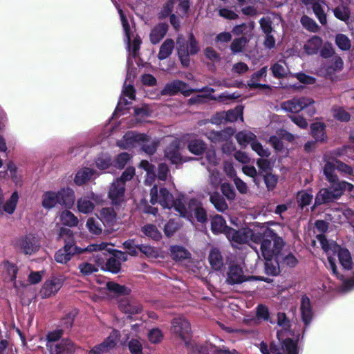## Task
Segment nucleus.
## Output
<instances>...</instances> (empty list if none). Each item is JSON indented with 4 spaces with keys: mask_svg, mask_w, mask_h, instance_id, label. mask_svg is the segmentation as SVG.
Masks as SVG:
<instances>
[{
    "mask_svg": "<svg viewBox=\"0 0 354 354\" xmlns=\"http://www.w3.org/2000/svg\"><path fill=\"white\" fill-rule=\"evenodd\" d=\"M270 70L272 72V75L274 78L277 79H282L286 77L288 73V67H285L279 62L274 63L271 67Z\"/></svg>",
    "mask_w": 354,
    "mask_h": 354,
    "instance_id": "53",
    "label": "nucleus"
},
{
    "mask_svg": "<svg viewBox=\"0 0 354 354\" xmlns=\"http://www.w3.org/2000/svg\"><path fill=\"white\" fill-rule=\"evenodd\" d=\"M15 245L21 253L26 255L35 253L39 248L37 238L31 234L19 237L16 240Z\"/></svg>",
    "mask_w": 354,
    "mask_h": 354,
    "instance_id": "10",
    "label": "nucleus"
},
{
    "mask_svg": "<svg viewBox=\"0 0 354 354\" xmlns=\"http://www.w3.org/2000/svg\"><path fill=\"white\" fill-rule=\"evenodd\" d=\"M247 40L245 37L235 38L230 45V50L232 54L235 55L243 51L244 45Z\"/></svg>",
    "mask_w": 354,
    "mask_h": 354,
    "instance_id": "63",
    "label": "nucleus"
},
{
    "mask_svg": "<svg viewBox=\"0 0 354 354\" xmlns=\"http://www.w3.org/2000/svg\"><path fill=\"white\" fill-rule=\"evenodd\" d=\"M333 15L336 19L347 24L350 19L351 10L348 6L339 4L332 9Z\"/></svg>",
    "mask_w": 354,
    "mask_h": 354,
    "instance_id": "38",
    "label": "nucleus"
},
{
    "mask_svg": "<svg viewBox=\"0 0 354 354\" xmlns=\"http://www.w3.org/2000/svg\"><path fill=\"white\" fill-rule=\"evenodd\" d=\"M195 89L189 88V85L179 80H175L167 83L163 88L160 91L162 95L173 96L180 92L184 96H189Z\"/></svg>",
    "mask_w": 354,
    "mask_h": 354,
    "instance_id": "12",
    "label": "nucleus"
},
{
    "mask_svg": "<svg viewBox=\"0 0 354 354\" xmlns=\"http://www.w3.org/2000/svg\"><path fill=\"white\" fill-rule=\"evenodd\" d=\"M118 307L122 312L127 315V318L129 319H132L133 315L140 314L142 311V306L140 303L129 299L120 301Z\"/></svg>",
    "mask_w": 354,
    "mask_h": 354,
    "instance_id": "21",
    "label": "nucleus"
},
{
    "mask_svg": "<svg viewBox=\"0 0 354 354\" xmlns=\"http://www.w3.org/2000/svg\"><path fill=\"white\" fill-rule=\"evenodd\" d=\"M177 54L178 58L184 66L189 65L191 55H195L200 51L199 43L193 32L188 35V41L184 38L178 37L176 39Z\"/></svg>",
    "mask_w": 354,
    "mask_h": 354,
    "instance_id": "6",
    "label": "nucleus"
},
{
    "mask_svg": "<svg viewBox=\"0 0 354 354\" xmlns=\"http://www.w3.org/2000/svg\"><path fill=\"white\" fill-rule=\"evenodd\" d=\"M95 164L99 169H106L112 165L111 158L108 154H102L96 159Z\"/></svg>",
    "mask_w": 354,
    "mask_h": 354,
    "instance_id": "62",
    "label": "nucleus"
},
{
    "mask_svg": "<svg viewBox=\"0 0 354 354\" xmlns=\"http://www.w3.org/2000/svg\"><path fill=\"white\" fill-rule=\"evenodd\" d=\"M107 290L115 294L116 295H128L130 292V289L123 285H120L115 282H108L106 283Z\"/></svg>",
    "mask_w": 354,
    "mask_h": 354,
    "instance_id": "52",
    "label": "nucleus"
},
{
    "mask_svg": "<svg viewBox=\"0 0 354 354\" xmlns=\"http://www.w3.org/2000/svg\"><path fill=\"white\" fill-rule=\"evenodd\" d=\"M255 243H260V250L263 258L274 257L283 249L285 241L274 230L263 227L258 233Z\"/></svg>",
    "mask_w": 354,
    "mask_h": 354,
    "instance_id": "2",
    "label": "nucleus"
},
{
    "mask_svg": "<svg viewBox=\"0 0 354 354\" xmlns=\"http://www.w3.org/2000/svg\"><path fill=\"white\" fill-rule=\"evenodd\" d=\"M59 196V204L64 206L65 207L70 208L75 202V193L74 191L69 187L62 188L57 192Z\"/></svg>",
    "mask_w": 354,
    "mask_h": 354,
    "instance_id": "23",
    "label": "nucleus"
},
{
    "mask_svg": "<svg viewBox=\"0 0 354 354\" xmlns=\"http://www.w3.org/2000/svg\"><path fill=\"white\" fill-rule=\"evenodd\" d=\"M189 151L194 155H201L206 150V144L201 140L195 139L188 143Z\"/></svg>",
    "mask_w": 354,
    "mask_h": 354,
    "instance_id": "47",
    "label": "nucleus"
},
{
    "mask_svg": "<svg viewBox=\"0 0 354 354\" xmlns=\"http://www.w3.org/2000/svg\"><path fill=\"white\" fill-rule=\"evenodd\" d=\"M234 133V130L232 128H226L221 131H207L205 135L211 142L216 144L224 141L227 142Z\"/></svg>",
    "mask_w": 354,
    "mask_h": 354,
    "instance_id": "22",
    "label": "nucleus"
},
{
    "mask_svg": "<svg viewBox=\"0 0 354 354\" xmlns=\"http://www.w3.org/2000/svg\"><path fill=\"white\" fill-rule=\"evenodd\" d=\"M261 354H298L297 342L286 338L280 344L272 342L269 346L262 341L259 344Z\"/></svg>",
    "mask_w": 354,
    "mask_h": 354,
    "instance_id": "7",
    "label": "nucleus"
},
{
    "mask_svg": "<svg viewBox=\"0 0 354 354\" xmlns=\"http://www.w3.org/2000/svg\"><path fill=\"white\" fill-rule=\"evenodd\" d=\"M209 201L218 212H223L228 207L224 197L218 192L210 194Z\"/></svg>",
    "mask_w": 354,
    "mask_h": 354,
    "instance_id": "43",
    "label": "nucleus"
},
{
    "mask_svg": "<svg viewBox=\"0 0 354 354\" xmlns=\"http://www.w3.org/2000/svg\"><path fill=\"white\" fill-rule=\"evenodd\" d=\"M59 238L62 239L64 245L59 249L54 255L56 262L66 264L75 254L84 252L82 248L75 245L73 232L66 227H61L58 234Z\"/></svg>",
    "mask_w": 354,
    "mask_h": 354,
    "instance_id": "3",
    "label": "nucleus"
},
{
    "mask_svg": "<svg viewBox=\"0 0 354 354\" xmlns=\"http://www.w3.org/2000/svg\"><path fill=\"white\" fill-rule=\"evenodd\" d=\"M301 2L306 7H310L321 25L326 26L327 24V15L324 10L325 0H301Z\"/></svg>",
    "mask_w": 354,
    "mask_h": 354,
    "instance_id": "15",
    "label": "nucleus"
},
{
    "mask_svg": "<svg viewBox=\"0 0 354 354\" xmlns=\"http://www.w3.org/2000/svg\"><path fill=\"white\" fill-rule=\"evenodd\" d=\"M59 196L55 192H46L42 196V206L45 209H51L59 204Z\"/></svg>",
    "mask_w": 354,
    "mask_h": 354,
    "instance_id": "42",
    "label": "nucleus"
},
{
    "mask_svg": "<svg viewBox=\"0 0 354 354\" xmlns=\"http://www.w3.org/2000/svg\"><path fill=\"white\" fill-rule=\"evenodd\" d=\"M62 280L57 277H52L44 283L40 290V295L42 298H48L55 295L62 287Z\"/></svg>",
    "mask_w": 354,
    "mask_h": 354,
    "instance_id": "19",
    "label": "nucleus"
},
{
    "mask_svg": "<svg viewBox=\"0 0 354 354\" xmlns=\"http://www.w3.org/2000/svg\"><path fill=\"white\" fill-rule=\"evenodd\" d=\"M315 104V100L308 97H295L292 99L283 102L281 104V108L282 110L296 113H299L301 111L307 109V112L309 116H313L316 110L313 106Z\"/></svg>",
    "mask_w": 354,
    "mask_h": 354,
    "instance_id": "8",
    "label": "nucleus"
},
{
    "mask_svg": "<svg viewBox=\"0 0 354 354\" xmlns=\"http://www.w3.org/2000/svg\"><path fill=\"white\" fill-rule=\"evenodd\" d=\"M208 260L212 269L214 270H220L223 268L224 263L221 252L216 248L210 250Z\"/></svg>",
    "mask_w": 354,
    "mask_h": 354,
    "instance_id": "31",
    "label": "nucleus"
},
{
    "mask_svg": "<svg viewBox=\"0 0 354 354\" xmlns=\"http://www.w3.org/2000/svg\"><path fill=\"white\" fill-rule=\"evenodd\" d=\"M343 68L344 62L342 58L339 55H336L333 58L332 64L326 67V71L328 74H333L336 72L341 71Z\"/></svg>",
    "mask_w": 354,
    "mask_h": 354,
    "instance_id": "54",
    "label": "nucleus"
},
{
    "mask_svg": "<svg viewBox=\"0 0 354 354\" xmlns=\"http://www.w3.org/2000/svg\"><path fill=\"white\" fill-rule=\"evenodd\" d=\"M129 351L131 354H142V345L139 339H131L127 343Z\"/></svg>",
    "mask_w": 354,
    "mask_h": 354,
    "instance_id": "64",
    "label": "nucleus"
},
{
    "mask_svg": "<svg viewBox=\"0 0 354 354\" xmlns=\"http://www.w3.org/2000/svg\"><path fill=\"white\" fill-rule=\"evenodd\" d=\"M174 48V41L171 39H167L161 44L159 52L158 54V58L160 60H164L169 57Z\"/></svg>",
    "mask_w": 354,
    "mask_h": 354,
    "instance_id": "40",
    "label": "nucleus"
},
{
    "mask_svg": "<svg viewBox=\"0 0 354 354\" xmlns=\"http://www.w3.org/2000/svg\"><path fill=\"white\" fill-rule=\"evenodd\" d=\"M326 127L324 123L320 122H313L310 126V132L315 142H322L326 139Z\"/></svg>",
    "mask_w": 354,
    "mask_h": 354,
    "instance_id": "28",
    "label": "nucleus"
},
{
    "mask_svg": "<svg viewBox=\"0 0 354 354\" xmlns=\"http://www.w3.org/2000/svg\"><path fill=\"white\" fill-rule=\"evenodd\" d=\"M64 330L57 328L49 332L46 335V347L50 354H73L75 351V346L68 339L58 340L64 334Z\"/></svg>",
    "mask_w": 354,
    "mask_h": 354,
    "instance_id": "5",
    "label": "nucleus"
},
{
    "mask_svg": "<svg viewBox=\"0 0 354 354\" xmlns=\"http://www.w3.org/2000/svg\"><path fill=\"white\" fill-rule=\"evenodd\" d=\"M250 281V277L244 275L242 268L237 264H232L227 272L226 282L229 285L241 284Z\"/></svg>",
    "mask_w": 354,
    "mask_h": 354,
    "instance_id": "17",
    "label": "nucleus"
},
{
    "mask_svg": "<svg viewBox=\"0 0 354 354\" xmlns=\"http://www.w3.org/2000/svg\"><path fill=\"white\" fill-rule=\"evenodd\" d=\"M148 135L133 131H127L120 140L117 141V145L123 149H130L140 144V141H146Z\"/></svg>",
    "mask_w": 354,
    "mask_h": 354,
    "instance_id": "14",
    "label": "nucleus"
},
{
    "mask_svg": "<svg viewBox=\"0 0 354 354\" xmlns=\"http://www.w3.org/2000/svg\"><path fill=\"white\" fill-rule=\"evenodd\" d=\"M169 26L166 23H159L151 30L149 38L153 44H158L165 36Z\"/></svg>",
    "mask_w": 354,
    "mask_h": 354,
    "instance_id": "24",
    "label": "nucleus"
},
{
    "mask_svg": "<svg viewBox=\"0 0 354 354\" xmlns=\"http://www.w3.org/2000/svg\"><path fill=\"white\" fill-rule=\"evenodd\" d=\"M122 27L124 32V41L127 43V50L130 51L131 48V54L133 58H136L138 55L140 50V46L141 41L140 39L135 38L132 46L131 45V35H130V26L127 18L122 14V11H120Z\"/></svg>",
    "mask_w": 354,
    "mask_h": 354,
    "instance_id": "16",
    "label": "nucleus"
},
{
    "mask_svg": "<svg viewBox=\"0 0 354 354\" xmlns=\"http://www.w3.org/2000/svg\"><path fill=\"white\" fill-rule=\"evenodd\" d=\"M256 317L258 319L269 322L271 324H275V322L270 319L269 309L266 305H257L256 307Z\"/></svg>",
    "mask_w": 354,
    "mask_h": 354,
    "instance_id": "49",
    "label": "nucleus"
},
{
    "mask_svg": "<svg viewBox=\"0 0 354 354\" xmlns=\"http://www.w3.org/2000/svg\"><path fill=\"white\" fill-rule=\"evenodd\" d=\"M150 203L152 205L159 203L164 209L174 208L184 218L194 216L201 223L207 221V212L201 202L196 198H191L186 206L182 198L174 200L173 195L165 187L159 189L157 185H153L150 190Z\"/></svg>",
    "mask_w": 354,
    "mask_h": 354,
    "instance_id": "1",
    "label": "nucleus"
},
{
    "mask_svg": "<svg viewBox=\"0 0 354 354\" xmlns=\"http://www.w3.org/2000/svg\"><path fill=\"white\" fill-rule=\"evenodd\" d=\"M141 232L145 236L154 241H159L162 239L161 232L154 224L148 223L143 225L141 227Z\"/></svg>",
    "mask_w": 354,
    "mask_h": 354,
    "instance_id": "36",
    "label": "nucleus"
},
{
    "mask_svg": "<svg viewBox=\"0 0 354 354\" xmlns=\"http://www.w3.org/2000/svg\"><path fill=\"white\" fill-rule=\"evenodd\" d=\"M230 228L231 227L226 225L225 220L221 215L216 214L211 220V230L214 234L223 233L227 236L228 229Z\"/></svg>",
    "mask_w": 354,
    "mask_h": 354,
    "instance_id": "25",
    "label": "nucleus"
},
{
    "mask_svg": "<svg viewBox=\"0 0 354 354\" xmlns=\"http://www.w3.org/2000/svg\"><path fill=\"white\" fill-rule=\"evenodd\" d=\"M263 180L268 191H272L277 186L278 183V176L273 174L272 172L269 174H264Z\"/></svg>",
    "mask_w": 354,
    "mask_h": 354,
    "instance_id": "58",
    "label": "nucleus"
},
{
    "mask_svg": "<svg viewBox=\"0 0 354 354\" xmlns=\"http://www.w3.org/2000/svg\"><path fill=\"white\" fill-rule=\"evenodd\" d=\"M117 214L111 207H104L100 212L99 218L106 226H112L116 222Z\"/></svg>",
    "mask_w": 354,
    "mask_h": 354,
    "instance_id": "30",
    "label": "nucleus"
},
{
    "mask_svg": "<svg viewBox=\"0 0 354 354\" xmlns=\"http://www.w3.org/2000/svg\"><path fill=\"white\" fill-rule=\"evenodd\" d=\"M256 163L259 168L258 172L260 173L261 175L263 176L264 174H269L272 172V167L268 160L260 158L257 160Z\"/></svg>",
    "mask_w": 354,
    "mask_h": 354,
    "instance_id": "59",
    "label": "nucleus"
},
{
    "mask_svg": "<svg viewBox=\"0 0 354 354\" xmlns=\"http://www.w3.org/2000/svg\"><path fill=\"white\" fill-rule=\"evenodd\" d=\"M19 201V194L17 191H15L3 205V212H5L8 214H12L15 209Z\"/></svg>",
    "mask_w": 354,
    "mask_h": 354,
    "instance_id": "46",
    "label": "nucleus"
},
{
    "mask_svg": "<svg viewBox=\"0 0 354 354\" xmlns=\"http://www.w3.org/2000/svg\"><path fill=\"white\" fill-rule=\"evenodd\" d=\"M251 147L261 158H268L270 156L269 149L263 148L257 138L251 142Z\"/></svg>",
    "mask_w": 354,
    "mask_h": 354,
    "instance_id": "60",
    "label": "nucleus"
},
{
    "mask_svg": "<svg viewBox=\"0 0 354 354\" xmlns=\"http://www.w3.org/2000/svg\"><path fill=\"white\" fill-rule=\"evenodd\" d=\"M322 39L317 36L311 37L304 46V51L310 55L317 54L322 46Z\"/></svg>",
    "mask_w": 354,
    "mask_h": 354,
    "instance_id": "27",
    "label": "nucleus"
},
{
    "mask_svg": "<svg viewBox=\"0 0 354 354\" xmlns=\"http://www.w3.org/2000/svg\"><path fill=\"white\" fill-rule=\"evenodd\" d=\"M352 187L353 185L349 183H330L328 187L322 188L317 192L315 196L314 205L311 207L312 210L316 206L332 203L339 199L346 189L351 191Z\"/></svg>",
    "mask_w": 354,
    "mask_h": 354,
    "instance_id": "4",
    "label": "nucleus"
},
{
    "mask_svg": "<svg viewBox=\"0 0 354 354\" xmlns=\"http://www.w3.org/2000/svg\"><path fill=\"white\" fill-rule=\"evenodd\" d=\"M75 313L71 312L66 314L60 321L59 329H63L64 333H66L71 330L73 325Z\"/></svg>",
    "mask_w": 354,
    "mask_h": 354,
    "instance_id": "57",
    "label": "nucleus"
},
{
    "mask_svg": "<svg viewBox=\"0 0 354 354\" xmlns=\"http://www.w3.org/2000/svg\"><path fill=\"white\" fill-rule=\"evenodd\" d=\"M125 185L120 183L119 181H114L108 192L109 198L111 204L115 207L121 206L124 201Z\"/></svg>",
    "mask_w": 354,
    "mask_h": 354,
    "instance_id": "18",
    "label": "nucleus"
},
{
    "mask_svg": "<svg viewBox=\"0 0 354 354\" xmlns=\"http://www.w3.org/2000/svg\"><path fill=\"white\" fill-rule=\"evenodd\" d=\"M237 142L242 147H245L248 144H251L257 138L256 135L251 131H242L238 132L235 136Z\"/></svg>",
    "mask_w": 354,
    "mask_h": 354,
    "instance_id": "45",
    "label": "nucleus"
},
{
    "mask_svg": "<svg viewBox=\"0 0 354 354\" xmlns=\"http://www.w3.org/2000/svg\"><path fill=\"white\" fill-rule=\"evenodd\" d=\"M302 26L311 32H317L319 30V26L317 22L308 15H303L300 19Z\"/></svg>",
    "mask_w": 354,
    "mask_h": 354,
    "instance_id": "50",
    "label": "nucleus"
},
{
    "mask_svg": "<svg viewBox=\"0 0 354 354\" xmlns=\"http://www.w3.org/2000/svg\"><path fill=\"white\" fill-rule=\"evenodd\" d=\"M60 221L64 225L75 227L78 224V218L71 212L64 211L60 214Z\"/></svg>",
    "mask_w": 354,
    "mask_h": 354,
    "instance_id": "48",
    "label": "nucleus"
},
{
    "mask_svg": "<svg viewBox=\"0 0 354 354\" xmlns=\"http://www.w3.org/2000/svg\"><path fill=\"white\" fill-rule=\"evenodd\" d=\"M171 324V333L183 340L186 346H189L192 328L188 320L184 317H178L174 318Z\"/></svg>",
    "mask_w": 354,
    "mask_h": 354,
    "instance_id": "9",
    "label": "nucleus"
},
{
    "mask_svg": "<svg viewBox=\"0 0 354 354\" xmlns=\"http://www.w3.org/2000/svg\"><path fill=\"white\" fill-rule=\"evenodd\" d=\"M333 118L342 122H348L351 120V114L343 106L334 105L331 109Z\"/></svg>",
    "mask_w": 354,
    "mask_h": 354,
    "instance_id": "44",
    "label": "nucleus"
},
{
    "mask_svg": "<svg viewBox=\"0 0 354 354\" xmlns=\"http://www.w3.org/2000/svg\"><path fill=\"white\" fill-rule=\"evenodd\" d=\"M329 268L333 274L338 279L344 281V289L346 291L351 290L354 288V279H344L343 275H341L337 272V268L335 263V259L333 257H328Z\"/></svg>",
    "mask_w": 354,
    "mask_h": 354,
    "instance_id": "29",
    "label": "nucleus"
},
{
    "mask_svg": "<svg viewBox=\"0 0 354 354\" xmlns=\"http://www.w3.org/2000/svg\"><path fill=\"white\" fill-rule=\"evenodd\" d=\"M205 160L201 158V164L206 167L207 170L211 172L210 167L216 166L218 165V161L216 157V151L214 149H209L205 150Z\"/></svg>",
    "mask_w": 354,
    "mask_h": 354,
    "instance_id": "37",
    "label": "nucleus"
},
{
    "mask_svg": "<svg viewBox=\"0 0 354 354\" xmlns=\"http://www.w3.org/2000/svg\"><path fill=\"white\" fill-rule=\"evenodd\" d=\"M93 175V170L88 167H83L75 174L74 183L77 185H82L88 181Z\"/></svg>",
    "mask_w": 354,
    "mask_h": 354,
    "instance_id": "39",
    "label": "nucleus"
},
{
    "mask_svg": "<svg viewBox=\"0 0 354 354\" xmlns=\"http://www.w3.org/2000/svg\"><path fill=\"white\" fill-rule=\"evenodd\" d=\"M169 250L171 257L176 261H180L190 258L189 252L182 245H171Z\"/></svg>",
    "mask_w": 354,
    "mask_h": 354,
    "instance_id": "34",
    "label": "nucleus"
},
{
    "mask_svg": "<svg viewBox=\"0 0 354 354\" xmlns=\"http://www.w3.org/2000/svg\"><path fill=\"white\" fill-rule=\"evenodd\" d=\"M77 209L83 214L91 213L94 209V204L87 198H81L77 203Z\"/></svg>",
    "mask_w": 354,
    "mask_h": 354,
    "instance_id": "55",
    "label": "nucleus"
},
{
    "mask_svg": "<svg viewBox=\"0 0 354 354\" xmlns=\"http://www.w3.org/2000/svg\"><path fill=\"white\" fill-rule=\"evenodd\" d=\"M104 270L113 274H118L121 270V263H119L118 260H116L113 257L111 256L106 260Z\"/></svg>",
    "mask_w": 354,
    "mask_h": 354,
    "instance_id": "56",
    "label": "nucleus"
},
{
    "mask_svg": "<svg viewBox=\"0 0 354 354\" xmlns=\"http://www.w3.org/2000/svg\"><path fill=\"white\" fill-rule=\"evenodd\" d=\"M337 257L339 263L344 270H349L352 269V257L348 249L340 248L337 251Z\"/></svg>",
    "mask_w": 354,
    "mask_h": 354,
    "instance_id": "35",
    "label": "nucleus"
},
{
    "mask_svg": "<svg viewBox=\"0 0 354 354\" xmlns=\"http://www.w3.org/2000/svg\"><path fill=\"white\" fill-rule=\"evenodd\" d=\"M335 169H337L336 163L334 164L331 162H326L323 169V172L327 181L329 183L335 184L338 183H346V181L339 180L338 176L335 174Z\"/></svg>",
    "mask_w": 354,
    "mask_h": 354,
    "instance_id": "33",
    "label": "nucleus"
},
{
    "mask_svg": "<svg viewBox=\"0 0 354 354\" xmlns=\"http://www.w3.org/2000/svg\"><path fill=\"white\" fill-rule=\"evenodd\" d=\"M181 144L178 140H173L169 143L164 151L165 157L171 165H175L176 169H179L183 165L184 160L180 153Z\"/></svg>",
    "mask_w": 354,
    "mask_h": 354,
    "instance_id": "13",
    "label": "nucleus"
},
{
    "mask_svg": "<svg viewBox=\"0 0 354 354\" xmlns=\"http://www.w3.org/2000/svg\"><path fill=\"white\" fill-rule=\"evenodd\" d=\"M265 273L270 276H277L280 273L281 264L278 261V257L264 258Z\"/></svg>",
    "mask_w": 354,
    "mask_h": 354,
    "instance_id": "26",
    "label": "nucleus"
},
{
    "mask_svg": "<svg viewBox=\"0 0 354 354\" xmlns=\"http://www.w3.org/2000/svg\"><path fill=\"white\" fill-rule=\"evenodd\" d=\"M258 233L259 232H255L249 227H244L237 230L231 227L228 229L227 238L237 243H246L250 241L254 243L256 241L255 236H257Z\"/></svg>",
    "mask_w": 354,
    "mask_h": 354,
    "instance_id": "11",
    "label": "nucleus"
},
{
    "mask_svg": "<svg viewBox=\"0 0 354 354\" xmlns=\"http://www.w3.org/2000/svg\"><path fill=\"white\" fill-rule=\"evenodd\" d=\"M335 42L337 46L343 51L350 50L351 41L348 36L342 33H338L335 36Z\"/></svg>",
    "mask_w": 354,
    "mask_h": 354,
    "instance_id": "51",
    "label": "nucleus"
},
{
    "mask_svg": "<svg viewBox=\"0 0 354 354\" xmlns=\"http://www.w3.org/2000/svg\"><path fill=\"white\" fill-rule=\"evenodd\" d=\"M277 257L281 267L288 266L295 268L298 263L297 259L291 252H286L282 250L280 253L278 254Z\"/></svg>",
    "mask_w": 354,
    "mask_h": 354,
    "instance_id": "32",
    "label": "nucleus"
},
{
    "mask_svg": "<svg viewBox=\"0 0 354 354\" xmlns=\"http://www.w3.org/2000/svg\"><path fill=\"white\" fill-rule=\"evenodd\" d=\"M152 111L147 104H142L141 106L133 107V115L136 122L141 123L147 118L151 115Z\"/></svg>",
    "mask_w": 354,
    "mask_h": 354,
    "instance_id": "41",
    "label": "nucleus"
},
{
    "mask_svg": "<svg viewBox=\"0 0 354 354\" xmlns=\"http://www.w3.org/2000/svg\"><path fill=\"white\" fill-rule=\"evenodd\" d=\"M300 312L301 316V320L307 328L313 319V310L309 297L304 295L301 298Z\"/></svg>",
    "mask_w": 354,
    "mask_h": 354,
    "instance_id": "20",
    "label": "nucleus"
},
{
    "mask_svg": "<svg viewBox=\"0 0 354 354\" xmlns=\"http://www.w3.org/2000/svg\"><path fill=\"white\" fill-rule=\"evenodd\" d=\"M86 225L88 231L93 234L98 235L102 232L100 222L93 217L87 220Z\"/></svg>",
    "mask_w": 354,
    "mask_h": 354,
    "instance_id": "61",
    "label": "nucleus"
}]
</instances>
